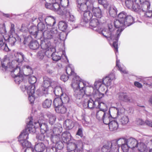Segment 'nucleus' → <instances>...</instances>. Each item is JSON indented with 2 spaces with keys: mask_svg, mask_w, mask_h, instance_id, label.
Segmentation results:
<instances>
[{
  "mask_svg": "<svg viewBox=\"0 0 152 152\" xmlns=\"http://www.w3.org/2000/svg\"><path fill=\"white\" fill-rule=\"evenodd\" d=\"M45 22L47 28H51L56 23V21L55 18L52 16H47L45 19Z\"/></svg>",
  "mask_w": 152,
  "mask_h": 152,
  "instance_id": "14",
  "label": "nucleus"
},
{
  "mask_svg": "<svg viewBox=\"0 0 152 152\" xmlns=\"http://www.w3.org/2000/svg\"><path fill=\"white\" fill-rule=\"evenodd\" d=\"M119 121L121 124L123 125L127 124L129 121L128 117L126 115H123L120 119Z\"/></svg>",
  "mask_w": 152,
  "mask_h": 152,
  "instance_id": "53",
  "label": "nucleus"
},
{
  "mask_svg": "<svg viewBox=\"0 0 152 152\" xmlns=\"http://www.w3.org/2000/svg\"><path fill=\"white\" fill-rule=\"evenodd\" d=\"M35 85H29L26 88L27 93L28 95L34 94L35 91Z\"/></svg>",
  "mask_w": 152,
  "mask_h": 152,
  "instance_id": "43",
  "label": "nucleus"
},
{
  "mask_svg": "<svg viewBox=\"0 0 152 152\" xmlns=\"http://www.w3.org/2000/svg\"><path fill=\"white\" fill-rule=\"evenodd\" d=\"M90 10H87L85 11L82 12V14L83 15V21L86 23H87L93 17L92 13H91Z\"/></svg>",
  "mask_w": 152,
  "mask_h": 152,
  "instance_id": "24",
  "label": "nucleus"
},
{
  "mask_svg": "<svg viewBox=\"0 0 152 152\" xmlns=\"http://www.w3.org/2000/svg\"><path fill=\"white\" fill-rule=\"evenodd\" d=\"M20 60L19 58L17 60H14L11 62H9L8 68L13 69V70L10 71L11 75L12 77L18 75H22L23 72L21 70L20 66H18Z\"/></svg>",
  "mask_w": 152,
  "mask_h": 152,
  "instance_id": "6",
  "label": "nucleus"
},
{
  "mask_svg": "<svg viewBox=\"0 0 152 152\" xmlns=\"http://www.w3.org/2000/svg\"><path fill=\"white\" fill-rule=\"evenodd\" d=\"M28 31L29 34L34 38L39 39L41 38L42 34H39L40 32L36 26H30L28 29Z\"/></svg>",
  "mask_w": 152,
  "mask_h": 152,
  "instance_id": "11",
  "label": "nucleus"
},
{
  "mask_svg": "<svg viewBox=\"0 0 152 152\" xmlns=\"http://www.w3.org/2000/svg\"><path fill=\"white\" fill-rule=\"evenodd\" d=\"M135 2V0H126L125 2L126 7L129 9L132 8V6Z\"/></svg>",
  "mask_w": 152,
  "mask_h": 152,
  "instance_id": "56",
  "label": "nucleus"
},
{
  "mask_svg": "<svg viewBox=\"0 0 152 152\" xmlns=\"http://www.w3.org/2000/svg\"><path fill=\"white\" fill-rule=\"evenodd\" d=\"M57 34L58 35L56 37V40H58V39H59L61 40L64 41L65 40L66 38L67 34L64 32L60 33L58 32V30L57 29Z\"/></svg>",
  "mask_w": 152,
  "mask_h": 152,
  "instance_id": "39",
  "label": "nucleus"
},
{
  "mask_svg": "<svg viewBox=\"0 0 152 152\" xmlns=\"http://www.w3.org/2000/svg\"><path fill=\"white\" fill-rule=\"evenodd\" d=\"M146 145L143 142H138V145L135 148H137V149L140 152H146Z\"/></svg>",
  "mask_w": 152,
  "mask_h": 152,
  "instance_id": "45",
  "label": "nucleus"
},
{
  "mask_svg": "<svg viewBox=\"0 0 152 152\" xmlns=\"http://www.w3.org/2000/svg\"><path fill=\"white\" fill-rule=\"evenodd\" d=\"M97 103L98 104V107L99 110L105 112H107L108 111V107L105 104L102 102L98 101Z\"/></svg>",
  "mask_w": 152,
  "mask_h": 152,
  "instance_id": "37",
  "label": "nucleus"
},
{
  "mask_svg": "<svg viewBox=\"0 0 152 152\" xmlns=\"http://www.w3.org/2000/svg\"><path fill=\"white\" fill-rule=\"evenodd\" d=\"M71 11L70 10L67 13V15L65 17V18H68V20L69 21L74 23L75 22V19L74 15L71 12Z\"/></svg>",
  "mask_w": 152,
  "mask_h": 152,
  "instance_id": "47",
  "label": "nucleus"
},
{
  "mask_svg": "<svg viewBox=\"0 0 152 152\" xmlns=\"http://www.w3.org/2000/svg\"><path fill=\"white\" fill-rule=\"evenodd\" d=\"M60 3L62 7H65L68 5L69 1L68 0H61L60 1Z\"/></svg>",
  "mask_w": 152,
  "mask_h": 152,
  "instance_id": "64",
  "label": "nucleus"
},
{
  "mask_svg": "<svg viewBox=\"0 0 152 152\" xmlns=\"http://www.w3.org/2000/svg\"><path fill=\"white\" fill-rule=\"evenodd\" d=\"M119 142H127L130 148H134L138 145L137 140L132 137H130L127 139L125 137H123V139H120L119 141Z\"/></svg>",
  "mask_w": 152,
  "mask_h": 152,
  "instance_id": "10",
  "label": "nucleus"
},
{
  "mask_svg": "<svg viewBox=\"0 0 152 152\" xmlns=\"http://www.w3.org/2000/svg\"><path fill=\"white\" fill-rule=\"evenodd\" d=\"M28 129L26 127L21 132L18 137L19 141L23 148L30 147L31 146V142L28 140L29 134L30 133Z\"/></svg>",
  "mask_w": 152,
  "mask_h": 152,
  "instance_id": "5",
  "label": "nucleus"
},
{
  "mask_svg": "<svg viewBox=\"0 0 152 152\" xmlns=\"http://www.w3.org/2000/svg\"><path fill=\"white\" fill-rule=\"evenodd\" d=\"M60 98L64 104H66L69 102V99L68 96L65 93L62 94L61 95Z\"/></svg>",
  "mask_w": 152,
  "mask_h": 152,
  "instance_id": "52",
  "label": "nucleus"
},
{
  "mask_svg": "<svg viewBox=\"0 0 152 152\" xmlns=\"http://www.w3.org/2000/svg\"><path fill=\"white\" fill-rule=\"evenodd\" d=\"M29 48L33 50H37L39 47V42L36 40H32L29 44Z\"/></svg>",
  "mask_w": 152,
  "mask_h": 152,
  "instance_id": "34",
  "label": "nucleus"
},
{
  "mask_svg": "<svg viewBox=\"0 0 152 152\" xmlns=\"http://www.w3.org/2000/svg\"><path fill=\"white\" fill-rule=\"evenodd\" d=\"M89 3H85L81 4H77L78 11L81 14H82V12L85 11L87 10H91L93 7V4L90 3L89 5H88Z\"/></svg>",
  "mask_w": 152,
  "mask_h": 152,
  "instance_id": "12",
  "label": "nucleus"
},
{
  "mask_svg": "<svg viewBox=\"0 0 152 152\" xmlns=\"http://www.w3.org/2000/svg\"><path fill=\"white\" fill-rule=\"evenodd\" d=\"M65 91L64 88H62L61 87H56L54 90V92L56 95L59 96L63 94Z\"/></svg>",
  "mask_w": 152,
  "mask_h": 152,
  "instance_id": "42",
  "label": "nucleus"
},
{
  "mask_svg": "<svg viewBox=\"0 0 152 152\" xmlns=\"http://www.w3.org/2000/svg\"><path fill=\"white\" fill-rule=\"evenodd\" d=\"M37 29L39 31H40L41 32V34H42V33L44 31H46L48 29H50V28H47V26H46V25L45 24L42 22H40L37 25Z\"/></svg>",
  "mask_w": 152,
  "mask_h": 152,
  "instance_id": "29",
  "label": "nucleus"
},
{
  "mask_svg": "<svg viewBox=\"0 0 152 152\" xmlns=\"http://www.w3.org/2000/svg\"><path fill=\"white\" fill-rule=\"evenodd\" d=\"M118 19L114 21V27L111 24L108 25V29L101 30V27L96 31L102 34L107 39L113 41V47L116 54L118 52V42L121 33L124 28L132 25L133 22V18L131 15H126L124 12H121L118 15Z\"/></svg>",
  "mask_w": 152,
  "mask_h": 152,
  "instance_id": "1",
  "label": "nucleus"
},
{
  "mask_svg": "<svg viewBox=\"0 0 152 152\" xmlns=\"http://www.w3.org/2000/svg\"><path fill=\"white\" fill-rule=\"evenodd\" d=\"M91 9L93 15V17L98 18H101L102 17V12L99 7H94L93 6V7L91 10Z\"/></svg>",
  "mask_w": 152,
  "mask_h": 152,
  "instance_id": "23",
  "label": "nucleus"
},
{
  "mask_svg": "<svg viewBox=\"0 0 152 152\" xmlns=\"http://www.w3.org/2000/svg\"><path fill=\"white\" fill-rule=\"evenodd\" d=\"M4 37L5 35L0 34V48L5 51H8L9 50L7 44L5 43Z\"/></svg>",
  "mask_w": 152,
  "mask_h": 152,
  "instance_id": "22",
  "label": "nucleus"
},
{
  "mask_svg": "<svg viewBox=\"0 0 152 152\" xmlns=\"http://www.w3.org/2000/svg\"><path fill=\"white\" fill-rule=\"evenodd\" d=\"M34 148L35 152H42L45 150V145L42 142H39L35 145Z\"/></svg>",
  "mask_w": 152,
  "mask_h": 152,
  "instance_id": "30",
  "label": "nucleus"
},
{
  "mask_svg": "<svg viewBox=\"0 0 152 152\" xmlns=\"http://www.w3.org/2000/svg\"><path fill=\"white\" fill-rule=\"evenodd\" d=\"M71 136L69 132L67 131H65L63 132L61 135V138L63 142L67 143V145L69 143H70V142L71 139Z\"/></svg>",
  "mask_w": 152,
  "mask_h": 152,
  "instance_id": "19",
  "label": "nucleus"
},
{
  "mask_svg": "<svg viewBox=\"0 0 152 152\" xmlns=\"http://www.w3.org/2000/svg\"><path fill=\"white\" fill-rule=\"evenodd\" d=\"M55 108L56 111L57 113L61 114L65 113H66L67 110L66 107L64 104L55 107Z\"/></svg>",
  "mask_w": 152,
  "mask_h": 152,
  "instance_id": "40",
  "label": "nucleus"
},
{
  "mask_svg": "<svg viewBox=\"0 0 152 152\" xmlns=\"http://www.w3.org/2000/svg\"><path fill=\"white\" fill-rule=\"evenodd\" d=\"M106 113L100 110H96V118L99 121H100L102 119V117L104 115V114Z\"/></svg>",
  "mask_w": 152,
  "mask_h": 152,
  "instance_id": "55",
  "label": "nucleus"
},
{
  "mask_svg": "<svg viewBox=\"0 0 152 152\" xmlns=\"http://www.w3.org/2000/svg\"><path fill=\"white\" fill-rule=\"evenodd\" d=\"M43 50H41L38 51L37 53V56L38 58L40 60H42L44 58L45 56V51L44 50H46V52L47 50L45 49H42Z\"/></svg>",
  "mask_w": 152,
  "mask_h": 152,
  "instance_id": "57",
  "label": "nucleus"
},
{
  "mask_svg": "<svg viewBox=\"0 0 152 152\" xmlns=\"http://www.w3.org/2000/svg\"><path fill=\"white\" fill-rule=\"evenodd\" d=\"M10 35H16L15 33V25L14 24L11 23L10 30L9 32Z\"/></svg>",
  "mask_w": 152,
  "mask_h": 152,
  "instance_id": "62",
  "label": "nucleus"
},
{
  "mask_svg": "<svg viewBox=\"0 0 152 152\" xmlns=\"http://www.w3.org/2000/svg\"><path fill=\"white\" fill-rule=\"evenodd\" d=\"M16 36V35H9L8 36L5 35L4 39L7 42H8L11 46H13L14 45L16 41L15 38Z\"/></svg>",
  "mask_w": 152,
  "mask_h": 152,
  "instance_id": "21",
  "label": "nucleus"
},
{
  "mask_svg": "<svg viewBox=\"0 0 152 152\" xmlns=\"http://www.w3.org/2000/svg\"><path fill=\"white\" fill-rule=\"evenodd\" d=\"M140 4V1H138V0H135V2L134 4L131 9L132 10L141 14V10Z\"/></svg>",
  "mask_w": 152,
  "mask_h": 152,
  "instance_id": "26",
  "label": "nucleus"
},
{
  "mask_svg": "<svg viewBox=\"0 0 152 152\" xmlns=\"http://www.w3.org/2000/svg\"><path fill=\"white\" fill-rule=\"evenodd\" d=\"M74 126V123L71 120L67 119L64 122V126L67 130L72 129Z\"/></svg>",
  "mask_w": 152,
  "mask_h": 152,
  "instance_id": "32",
  "label": "nucleus"
},
{
  "mask_svg": "<svg viewBox=\"0 0 152 152\" xmlns=\"http://www.w3.org/2000/svg\"><path fill=\"white\" fill-rule=\"evenodd\" d=\"M66 71L68 75L70 76V77L72 78V83L71 86L73 83V81L74 80L78 81L81 79L79 76L76 75V74L74 72V68L72 65H69L66 67Z\"/></svg>",
  "mask_w": 152,
  "mask_h": 152,
  "instance_id": "9",
  "label": "nucleus"
},
{
  "mask_svg": "<svg viewBox=\"0 0 152 152\" xmlns=\"http://www.w3.org/2000/svg\"><path fill=\"white\" fill-rule=\"evenodd\" d=\"M97 102L91 99L88 101L87 107L90 109H92L95 107L96 103Z\"/></svg>",
  "mask_w": 152,
  "mask_h": 152,
  "instance_id": "49",
  "label": "nucleus"
},
{
  "mask_svg": "<svg viewBox=\"0 0 152 152\" xmlns=\"http://www.w3.org/2000/svg\"><path fill=\"white\" fill-rule=\"evenodd\" d=\"M98 1L99 4L102 5L104 8L107 7L108 3L106 0H98Z\"/></svg>",
  "mask_w": 152,
  "mask_h": 152,
  "instance_id": "63",
  "label": "nucleus"
},
{
  "mask_svg": "<svg viewBox=\"0 0 152 152\" xmlns=\"http://www.w3.org/2000/svg\"><path fill=\"white\" fill-rule=\"evenodd\" d=\"M43 79V84L41 87V92L44 94H46L48 93V87L50 86H53V83L56 84V82L52 81L51 79L46 77H44Z\"/></svg>",
  "mask_w": 152,
  "mask_h": 152,
  "instance_id": "7",
  "label": "nucleus"
},
{
  "mask_svg": "<svg viewBox=\"0 0 152 152\" xmlns=\"http://www.w3.org/2000/svg\"><path fill=\"white\" fill-rule=\"evenodd\" d=\"M109 129L111 131H115L117 130L118 127L117 121L115 120H112L108 124Z\"/></svg>",
  "mask_w": 152,
  "mask_h": 152,
  "instance_id": "25",
  "label": "nucleus"
},
{
  "mask_svg": "<svg viewBox=\"0 0 152 152\" xmlns=\"http://www.w3.org/2000/svg\"><path fill=\"white\" fill-rule=\"evenodd\" d=\"M28 81L29 85H34L37 81L36 78L34 76H31L28 78Z\"/></svg>",
  "mask_w": 152,
  "mask_h": 152,
  "instance_id": "60",
  "label": "nucleus"
},
{
  "mask_svg": "<svg viewBox=\"0 0 152 152\" xmlns=\"http://www.w3.org/2000/svg\"><path fill=\"white\" fill-rule=\"evenodd\" d=\"M102 152H110L108 143L103 146L102 149Z\"/></svg>",
  "mask_w": 152,
  "mask_h": 152,
  "instance_id": "61",
  "label": "nucleus"
},
{
  "mask_svg": "<svg viewBox=\"0 0 152 152\" xmlns=\"http://www.w3.org/2000/svg\"><path fill=\"white\" fill-rule=\"evenodd\" d=\"M69 10H68L66 7L61 6L57 10L56 12L58 14L62 15L65 18L67 15V13Z\"/></svg>",
  "mask_w": 152,
  "mask_h": 152,
  "instance_id": "31",
  "label": "nucleus"
},
{
  "mask_svg": "<svg viewBox=\"0 0 152 152\" xmlns=\"http://www.w3.org/2000/svg\"><path fill=\"white\" fill-rule=\"evenodd\" d=\"M58 27L60 30L64 32L67 28V25L65 21L63 20L61 21L58 23Z\"/></svg>",
  "mask_w": 152,
  "mask_h": 152,
  "instance_id": "38",
  "label": "nucleus"
},
{
  "mask_svg": "<svg viewBox=\"0 0 152 152\" xmlns=\"http://www.w3.org/2000/svg\"><path fill=\"white\" fill-rule=\"evenodd\" d=\"M102 80H99L96 81L94 84V88L95 89H97L98 90L99 89H100L102 91H104V88L102 87Z\"/></svg>",
  "mask_w": 152,
  "mask_h": 152,
  "instance_id": "28",
  "label": "nucleus"
},
{
  "mask_svg": "<svg viewBox=\"0 0 152 152\" xmlns=\"http://www.w3.org/2000/svg\"><path fill=\"white\" fill-rule=\"evenodd\" d=\"M117 12V9L113 5L111 6L109 8V12L110 15L113 17H115L116 16Z\"/></svg>",
  "mask_w": 152,
  "mask_h": 152,
  "instance_id": "36",
  "label": "nucleus"
},
{
  "mask_svg": "<svg viewBox=\"0 0 152 152\" xmlns=\"http://www.w3.org/2000/svg\"><path fill=\"white\" fill-rule=\"evenodd\" d=\"M42 120H38L37 121L34 120L32 117H28L26 121L27 127L30 133H34L36 129L39 127L41 132L45 133L48 130L49 128L47 124L43 122Z\"/></svg>",
  "mask_w": 152,
  "mask_h": 152,
  "instance_id": "4",
  "label": "nucleus"
},
{
  "mask_svg": "<svg viewBox=\"0 0 152 152\" xmlns=\"http://www.w3.org/2000/svg\"><path fill=\"white\" fill-rule=\"evenodd\" d=\"M72 87L74 91V96L78 99L86 96H92L96 90L93 86H89L88 82L81 79L78 81L74 80Z\"/></svg>",
  "mask_w": 152,
  "mask_h": 152,
  "instance_id": "2",
  "label": "nucleus"
},
{
  "mask_svg": "<svg viewBox=\"0 0 152 152\" xmlns=\"http://www.w3.org/2000/svg\"><path fill=\"white\" fill-rule=\"evenodd\" d=\"M118 139L108 143L110 152H118L119 146Z\"/></svg>",
  "mask_w": 152,
  "mask_h": 152,
  "instance_id": "15",
  "label": "nucleus"
},
{
  "mask_svg": "<svg viewBox=\"0 0 152 152\" xmlns=\"http://www.w3.org/2000/svg\"><path fill=\"white\" fill-rule=\"evenodd\" d=\"M63 128L61 124H59L57 126H55L53 128V134L60 135V134L62 131Z\"/></svg>",
  "mask_w": 152,
  "mask_h": 152,
  "instance_id": "41",
  "label": "nucleus"
},
{
  "mask_svg": "<svg viewBox=\"0 0 152 152\" xmlns=\"http://www.w3.org/2000/svg\"><path fill=\"white\" fill-rule=\"evenodd\" d=\"M52 104V100L50 99H47L45 100L42 103V106L45 108H50Z\"/></svg>",
  "mask_w": 152,
  "mask_h": 152,
  "instance_id": "46",
  "label": "nucleus"
},
{
  "mask_svg": "<svg viewBox=\"0 0 152 152\" xmlns=\"http://www.w3.org/2000/svg\"><path fill=\"white\" fill-rule=\"evenodd\" d=\"M51 30L48 29L46 31L42 33V34L44 38V40H42L40 46L42 49L50 50L51 51H54L55 48L51 44L50 40H56V37L58 36L57 33V28H51Z\"/></svg>",
  "mask_w": 152,
  "mask_h": 152,
  "instance_id": "3",
  "label": "nucleus"
},
{
  "mask_svg": "<svg viewBox=\"0 0 152 152\" xmlns=\"http://www.w3.org/2000/svg\"><path fill=\"white\" fill-rule=\"evenodd\" d=\"M120 62V60L117 58L116 61V66L118 67L119 70L122 73L126 74L127 73V71L125 69L121 67L120 65H119V63Z\"/></svg>",
  "mask_w": 152,
  "mask_h": 152,
  "instance_id": "58",
  "label": "nucleus"
},
{
  "mask_svg": "<svg viewBox=\"0 0 152 152\" xmlns=\"http://www.w3.org/2000/svg\"><path fill=\"white\" fill-rule=\"evenodd\" d=\"M7 32L5 25V23L0 24V34L3 35H6L5 34Z\"/></svg>",
  "mask_w": 152,
  "mask_h": 152,
  "instance_id": "59",
  "label": "nucleus"
},
{
  "mask_svg": "<svg viewBox=\"0 0 152 152\" xmlns=\"http://www.w3.org/2000/svg\"><path fill=\"white\" fill-rule=\"evenodd\" d=\"M60 135H58L54 134H52L51 135L50 139L51 140L53 143H56V142L60 140Z\"/></svg>",
  "mask_w": 152,
  "mask_h": 152,
  "instance_id": "51",
  "label": "nucleus"
},
{
  "mask_svg": "<svg viewBox=\"0 0 152 152\" xmlns=\"http://www.w3.org/2000/svg\"><path fill=\"white\" fill-rule=\"evenodd\" d=\"M46 115L48 118V122L50 124L52 125L55 122L56 118V115L50 112L47 113Z\"/></svg>",
  "mask_w": 152,
  "mask_h": 152,
  "instance_id": "27",
  "label": "nucleus"
},
{
  "mask_svg": "<svg viewBox=\"0 0 152 152\" xmlns=\"http://www.w3.org/2000/svg\"><path fill=\"white\" fill-rule=\"evenodd\" d=\"M115 79V75L113 73H111L103 78L102 83L107 88L109 87L110 88L113 85V82Z\"/></svg>",
  "mask_w": 152,
  "mask_h": 152,
  "instance_id": "8",
  "label": "nucleus"
},
{
  "mask_svg": "<svg viewBox=\"0 0 152 152\" xmlns=\"http://www.w3.org/2000/svg\"><path fill=\"white\" fill-rule=\"evenodd\" d=\"M63 104V102L61 101V99L59 97L56 98L53 101V104L55 108Z\"/></svg>",
  "mask_w": 152,
  "mask_h": 152,
  "instance_id": "50",
  "label": "nucleus"
},
{
  "mask_svg": "<svg viewBox=\"0 0 152 152\" xmlns=\"http://www.w3.org/2000/svg\"><path fill=\"white\" fill-rule=\"evenodd\" d=\"M47 50V53H48V52H50V54L51 55V56L52 57V59L53 61H58L61 59V57L60 56H59L58 53L54 52H55L56 51L55 49L54 51H53L52 52L50 50Z\"/></svg>",
  "mask_w": 152,
  "mask_h": 152,
  "instance_id": "35",
  "label": "nucleus"
},
{
  "mask_svg": "<svg viewBox=\"0 0 152 152\" xmlns=\"http://www.w3.org/2000/svg\"><path fill=\"white\" fill-rule=\"evenodd\" d=\"M94 93L92 96L96 100H98L104 96V94H103L100 93L97 89L94 90Z\"/></svg>",
  "mask_w": 152,
  "mask_h": 152,
  "instance_id": "48",
  "label": "nucleus"
},
{
  "mask_svg": "<svg viewBox=\"0 0 152 152\" xmlns=\"http://www.w3.org/2000/svg\"><path fill=\"white\" fill-rule=\"evenodd\" d=\"M141 5V13L149 10L150 7L151 3L149 0H138Z\"/></svg>",
  "mask_w": 152,
  "mask_h": 152,
  "instance_id": "13",
  "label": "nucleus"
},
{
  "mask_svg": "<svg viewBox=\"0 0 152 152\" xmlns=\"http://www.w3.org/2000/svg\"><path fill=\"white\" fill-rule=\"evenodd\" d=\"M83 144L82 141L80 140H78L76 143L71 142L69 143L67 146V148L70 149V148H72L73 149L75 148L83 150Z\"/></svg>",
  "mask_w": 152,
  "mask_h": 152,
  "instance_id": "18",
  "label": "nucleus"
},
{
  "mask_svg": "<svg viewBox=\"0 0 152 152\" xmlns=\"http://www.w3.org/2000/svg\"><path fill=\"white\" fill-rule=\"evenodd\" d=\"M90 20L89 23L90 27L91 28H93L94 30L96 31L95 29L99 30L101 27V25L97 19L92 18Z\"/></svg>",
  "mask_w": 152,
  "mask_h": 152,
  "instance_id": "16",
  "label": "nucleus"
},
{
  "mask_svg": "<svg viewBox=\"0 0 152 152\" xmlns=\"http://www.w3.org/2000/svg\"><path fill=\"white\" fill-rule=\"evenodd\" d=\"M122 139H123V137L118 139V143H119V146L121 147L122 149L124 152H128L129 149L130 148L127 142H125V143L119 142V140Z\"/></svg>",
  "mask_w": 152,
  "mask_h": 152,
  "instance_id": "33",
  "label": "nucleus"
},
{
  "mask_svg": "<svg viewBox=\"0 0 152 152\" xmlns=\"http://www.w3.org/2000/svg\"><path fill=\"white\" fill-rule=\"evenodd\" d=\"M118 98L120 102H131V99L124 92H120L118 94Z\"/></svg>",
  "mask_w": 152,
  "mask_h": 152,
  "instance_id": "20",
  "label": "nucleus"
},
{
  "mask_svg": "<svg viewBox=\"0 0 152 152\" xmlns=\"http://www.w3.org/2000/svg\"><path fill=\"white\" fill-rule=\"evenodd\" d=\"M53 145L55 146V147H53V149H54L55 152L57 151V149L61 150L63 148L64 145L62 142L61 140L58 142L54 143L53 144Z\"/></svg>",
  "mask_w": 152,
  "mask_h": 152,
  "instance_id": "44",
  "label": "nucleus"
},
{
  "mask_svg": "<svg viewBox=\"0 0 152 152\" xmlns=\"http://www.w3.org/2000/svg\"><path fill=\"white\" fill-rule=\"evenodd\" d=\"M113 119V118L110 114V111L109 110L107 112L104 114V115L102 117L101 120L104 124H109Z\"/></svg>",
  "mask_w": 152,
  "mask_h": 152,
  "instance_id": "17",
  "label": "nucleus"
},
{
  "mask_svg": "<svg viewBox=\"0 0 152 152\" xmlns=\"http://www.w3.org/2000/svg\"><path fill=\"white\" fill-rule=\"evenodd\" d=\"M15 79V81L16 83L19 84L22 82L23 77L22 75H18L13 77Z\"/></svg>",
  "mask_w": 152,
  "mask_h": 152,
  "instance_id": "54",
  "label": "nucleus"
}]
</instances>
